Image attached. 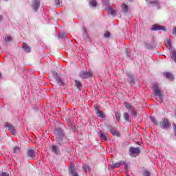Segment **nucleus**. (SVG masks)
Returning a JSON list of instances; mask_svg holds the SVG:
<instances>
[{
  "label": "nucleus",
  "mask_w": 176,
  "mask_h": 176,
  "mask_svg": "<svg viewBox=\"0 0 176 176\" xmlns=\"http://www.w3.org/2000/svg\"><path fill=\"white\" fill-rule=\"evenodd\" d=\"M131 116H133L134 118H135L137 116V110H135V109L133 107L131 110Z\"/></svg>",
  "instance_id": "obj_32"
},
{
  "label": "nucleus",
  "mask_w": 176,
  "mask_h": 176,
  "mask_svg": "<svg viewBox=\"0 0 176 176\" xmlns=\"http://www.w3.org/2000/svg\"><path fill=\"white\" fill-rule=\"evenodd\" d=\"M55 133L57 135L56 141L57 142H58L59 145H63V144L67 142V138L65 137L64 131H63V129H61V128L56 127L55 129Z\"/></svg>",
  "instance_id": "obj_1"
},
{
  "label": "nucleus",
  "mask_w": 176,
  "mask_h": 176,
  "mask_svg": "<svg viewBox=\"0 0 176 176\" xmlns=\"http://www.w3.org/2000/svg\"><path fill=\"white\" fill-rule=\"evenodd\" d=\"M68 34H67V33L62 32L60 33H59L58 38H59V39H65V38H67Z\"/></svg>",
  "instance_id": "obj_22"
},
{
  "label": "nucleus",
  "mask_w": 176,
  "mask_h": 176,
  "mask_svg": "<svg viewBox=\"0 0 176 176\" xmlns=\"http://www.w3.org/2000/svg\"><path fill=\"white\" fill-rule=\"evenodd\" d=\"M124 104L125 108H126V109H129V111L132 110L134 108V107H133V105H131V104H130L127 102H124Z\"/></svg>",
  "instance_id": "obj_24"
},
{
  "label": "nucleus",
  "mask_w": 176,
  "mask_h": 176,
  "mask_svg": "<svg viewBox=\"0 0 176 176\" xmlns=\"http://www.w3.org/2000/svg\"><path fill=\"white\" fill-rule=\"evenodd\" d=\"M151 30L152 31H166V28L164 26L155 24L153 25Z\"/></svg>",
  "instance_id": "obj_12"
},
{
  "label": "nucleus",
  "mask_w": 176,
  "mask_h": 176,
  "mask_svg": "<svg viewBox=\"0 0 176 176\" xmlns=\"http://www.w3.org/2000/svg\"><path fill=\"white\" fill-rule=\"evenodd\" d=\"M71 129H72V131H74V133H75V131H76V126H75L74 124L71 125Z\"/></svg>",
  "instance_id": "obj_44"
},
{
  "label": "nucleus",
  "mask_w": 176,
  "mask_h": 176,
  "mask_svg": "<svg viewBox=\"0 0 176 176\" xmlns=\"http://www.w3.org/2000/svg\"><path fill=\"white\" fill-rule=\"evenodd\" d=\"M129 2H134V0H129Z\"/></svg>",
  "instance_id": "obj_51"
},
{
  "label": "nucleus",
  "mask_w": 176,
  "mask_h": 176,
  "mask_svg": "<svg viewBox=\"0 0 176 176\" xmlns=\"http://www.w3.org/2000/svg\"><path fill=\"white\" fill-rule=\"evenodd\" d=\"M125 54H126V56L128 58H130V54H129V49H127V48L126 49Z\"/></svg>",
  "instance_id": "obj_45"
},
{
  "label": "nucleus",
  "mask_w": 176,
  "mask_h": 176,
  "mask_svg": "<svg viewBox=\"0 0 176 176\" xmlns=\"http://www.w3.org/2000/svg\"><path fill=\"white\" fill-rule=\"evenodd\" d=\"M75 86L77 87L78 90H80L82 89V82L80 81L76 80L75 81Z\"/></svg>",
  "instance_id": "obj_26"
},
{
  "label": "nucleus",
  "mask_w": 176,
  "mask_h": 176,
  "mask_svg": "<svg viewBox=\"0 0 176 176\" xmlns=\"http://www.w3.org/2000/svg\"><path fill=\"white\" fill-rule=\"evenodd\" d=\"M3 17H2V15L0 16V21H1Z\"/></svg>",
  "instance_id": "obj_49"
},
{
  "label": "nucleus",
  "mask_w": 176,
  "mask_h": 176,
  "mask_svg": "<svg viewBox=\"0 0 176 176\" xmlns=\"http://www.w3.org/2000/svg\"><path fill=\"white\" fill-rule=\"evenodd\" d=\"M144 46L146 49H148V50L153 49V45L146 42L144 43Z\"/></svg>",
  "instance_id": "obj_30"
},
{
  "label": "nucleus",
  "mask_w": 176,
  "mask_h": 176,
  "mask_svg": "<svg viewBox=\"0 0 176 176\" xmlns=\"http://www.w3.org/2000/svg\"><path fill=\"white\" fill-rule=\"evenodd\" d=\"M27 155L28 157H31V159H35L36 156V151L32 148H28L27 151Z\"/></svg>",
  "instance_id": "obj_11"
},
{
  "label": "nucleus",
  "mask_w": 176,
  "mask_h": 176,
  "mask_svg": "<svg viewBox=\"0 0 176 176\" xmlns=\"http://www.w3.org/2000/svg\"><path fill=\"white\" fill-rule=\"evenodd\" d=\"M170 126H171V124H170L168 118H162V122H160V127L163 130H168Z\"/></svg>",
  "instance_id": "obj_4"
},
{
  "label": "nucleus",
  "mask_w": 176,
  "mask_h": 176,
  "mask_svg": "<svg viewBox=\"0 0 176 176\" xmlns=\"http://www.w3.org/2000/svg\"><path fill=\"white\" fill-rule=\"evenodd\" d=\"M52 152L53 153H55V155H60L61 153V151H60V148L56 145L52 146Z\"/></svg>",
  "instance_id": "obj_17"
},
{
  "label": "nucleus",
  "mask_w": 176,
  "mask_h": 176,
  "mask_svg": "<svg viewBox=\"0 0 176 176\" xmlns=\"http://www.w3.org/2000/svg\"><path fill=\"white\" fill-rule=\"evenodd\" d=\"M89 5L93 8H96V6H97V1L92 0L91 1L89 2Z\"/></svg>",
  "instance_id": "obj_34"
},
{
  "label": "nucleus",
  "mask_w": 176,
  "mask_h": 176,
  "mask_svg": "<svg viewBox=\"0 0 176 176\" xmlns=\"http://www.w3.org/2000/svg\"><path fill=\"white\" fill-rule=\"evenodd\" d=\"M126 176H130V175H129L128 173L126 174Z\"/></svg>",
  "instance_id": "obj_52"
},
{
  "label": "nucleus",
  "mask_w": 176,
  "mask_h": 176,
  "mask_svg": "<svg viewBox=\"0 0 176 176\" xmlns=\"http://www.w3.org/2000/svg\"><path fill=\"white\" fill-rule=\"evenodd\" d=\"M115 116H116V120H118V122H119L120 120V114L119 112H116L115 113Z\"/></svg>",
  "instance_id": "obj_38"
},
{
  "label": "nucleus",
  "mask_w": 176,
  "mask_h": 176,
  "mask_svg": "<svg viewBox=\"0 0 176 176\" xmlns=\"http://www.w3.org/2000/svg\"><path fill=\"white\" fill-rule=\"evenodd\" d=\"M124 119L126 122H129V123L131 122V118H130L129 113H124Z\"/></svg>",
  "instance_id": "obj_23"
},
{
  "label": "nucleus",
  "mask_w": 176,
  "mask_h": 176,
  "mask_svg": "<svg viewBox=\"0 0 176 176\" xmlns=\"http://www.w3.org/2000/svg\"><path fill=\"white\" fill-rule=\"evenodd\" d=\"M104 38H109L111 36V32H106L104 34Z\"/></svg>",
  "instance_id": "obj_40"
},
{
  "label": "nucleus",
  "mask_w": 176,
  "mask_h": 176,
  "mask_svg": "<svg viewBox=\"0 0 176 176\" xmlns=\"http://www.w3.org/2000/svg\"><path fill=\"white\" fill-rule=\"evenodd\" d=\"M4 127L6 129H8L9 131H10L11 134L12 135H16V129H14V126L12 125V124L9 122H6V124L4 125Z\"/></svg>",
  "instance_id": "obj_7"
},
{
  "label": "nucleus",
  "mask_w": 176,
  "mask_h": 176,
  "mask_svg": "<svg viewBox=\"0 0 176 176\" xmlns=\"http://www.w3.org/2000/svg\"><path fill=\"white\" fill-rule=\"evenodd\" d=\"M82 170L83 171H85V173H87V170H91L90 168V166L85 164L82 166Z\"/></svg>",
  "instance_id": "obj_33"
},
{
  "label": "nucleus",
  "mask_w": 176,
  "mask_h": 176,
  "mask_svg": "<svg viewBox=\"0 0 176 176\" xmlns=\"http://www.w3.org/2000/svg\"><path fill=\"white\" fill-rule=\"evenodd\" d=\"M140 153H141V150L140 149V147H129V156H131L132 157H135V156H137V155H140Z\"/></svg>",
  "instance_id": "obj_3"
},
{
  "label": "nucleus",
  "mask_w": 176,
  "mask_h": 176,
  "mask_svg": "<svg viewBox=\"0 0 176 176\" xmlns=\"http://www.w3.org/2000/svg\"><path fill=\"white\" fill-rule=\"evenodd\" d=\"M52 75L59 86H64V81H63V79H61V77H60L58 73L54 72Z\"/></svg>",
  "instance_id": "obj_5"
},
{
  "label": "nucleus",
  "mask_w": 176,
  "mask_h": 176,
  "mask_svg": "<svg viewBox=\"0 0 176 176\" xmlns=\"http://www.w3.org/2000/svg\"><path fill=\"white\" fill-rule=\"evenodd\" d=\"M159 1L157 0H152L149 1V4L153 6H159Z\"/></svg>",
  "instance_id": "obj_27"
},
{
  "label": "nucleus",
  "mask_w": 176,
  "mask_h": 176,
  "mask_svg": "<svg viewBox=\"0 0 176 176\" xmlns=\"http://www.w3.org/2000/svg\"><path fill=\"white\" fill-rule=\"evenodd\" d=\"M24 52H26V53H31V47L27 45V43H23V46L22 47Z\"/></svg>",
  "instance_id": "obj_20"
},
{
  "label": "nucleus",
  "mask_w": 176,
  "mask_h": 176,
  "mask_svg": "<svg viewBox=\"0 0 176 176\" xmlns=\"http://www.w3.org/2000/svg\"><path fill=\"white\" fill-rule=\"evenodd\" d=\"M143 176H151V172H149L148 170H144L142 171Z\"/></svg>",
  "instance_id": "obj_35"
},
{
  "label": "nucleus",
  "mask_w": 176,
  "mask_h": 176,
  "mask_svg": "<svg viewBox=\"0 0 176 176\" xmlns=\"http://www.w3.org/2000/svg\"><path fill=\"white\" fill-rule=\"evenodd\" d=\"M123 164H126V161H120L119 162L112 164L111 168H119Z\"/></svg>",
  "instance_id": "obj_15"
},
{
  "label": "nucleus",
  "mask_w": 176,
  "mask_h": 176,
  "mask_svg": "<svg viewBox=\"0 0 176 176\" xmlns=\"http://www.w3.org/2000/svg\"><path fill=\"white\" fill-rule=\"evenodd\" d=\"M122 165H124V170H127V168H129V165H127V164L125 162V164H123Z\"/></svg>",
  "instance_id": "obj_46"
},
{
  "label": "nucleus",
  "mask_w": 176,
  "mask_h": 176,
  "mask_svg": "<svg viewBox=\"0 0 176 176\" xmlns=\"http://www.w3.org/2000/svg\"><path fill=\"white\" fill-rule=\"evenodd\" d=\"M0 79H2V74L0 73Z\"/></svg>",
  "instance_id": "obj_50"
},
{
  "label": "nucleus",
  "mask_w": 176,
  "mask_h": 176,
  "mask_svg": "<svg viewBox=\"0 0 176 176\" xmlns=\"http://www.w3.org/2000/svg\"><path fill=\"white\" fill-rule=\"evenodd\" d=\"M79 76L82 79H87V78H91L93 76V72L82 71L80 72Z\"/></svg>",
  "instance_id": "obj_6"
},
{
  "label": "nucleus",
  "mask_w": 176,
  "mask_h": 176,
  "mask_svg": "<svg viewBox=\"0 0 176 176\" xmlns=\"http://www.w3.org/2000/svg\"><path fill=\"white\" fill-rule=\"evenodd\" d=\"M102 5H104V6H109V0H102Z\"/></svg>",
  "instance_id": "obj_36"
},
{
  "label": "nucleus",
  "mask_w": 176,
  "mask_h": 176,
  "mask_svg": "<svg viewBox=\"0 0 176 176\" xmlns=\"http://www.w3.org/2000/svg\"><path fill=\"white\" fill-rule=\"evenodd\" d=\"M173 131H174L175 137L176 138V124H173Z\"/></svg>",
  "instance_id": "obj_43"
},
{
  "label": "nucleus",
  "mask_w": 176,
  "mask_h": 176,
  "mask_svg": "<svg viewBox=\"0 0 176 176\" xmlns=\"http://www.w3.org/2000/svg\"><path fill=\"white\" fill-rule=\"evenodd\" d=\"M121 8L122 9L123 13H124L125 14H126V13H129V6L126 5L125 3H122Z\"/></svg>",
  "instance_id": "obj_21"
},
{
  "label": "nucleus",
  "mask_w": 176,
  "mask_h": 176,
  "mask_svg": "<svg viewBox=\"0 0 176 176\" xmlns=\"http://www.w3.org/2000/svg\"><path fill=\"white\" fill-rule=\"evenodd\" d=\"M0 176H10L7 172H3L0 174Z\"/></svg>",
  "instance_id": "obj_42"
},
{
  "label": "nucleus",
  "mask_w": 176,
  "mask_h": 176,
  "mask_svg": "<svg viewBox=\"0 0 176 176\" xmlns=\"http://www.w3.org/2000/svg\"><path fill=\"white\" fill-rule=\"evenodd\" d=\"M95 112L99 118H101V119H105L107 118L105 114H104V113H102V111L100 110L98 107H95Z\"/></svg>",
  "instance_id": "obj_13"
},
{
  "label": "nucleus",
  "mask_w": 176,
  "mask_h": 176,
  "mask_svg": "<svg viewBox=\"0 0 176 176\" xmlns=\"http://www.w3.org/2000/svg\"><path fill=\"white\" fill-rule=\"evenodd\" d=\"M165 45L167 47V49H171V41L170 40H166L165 41Z\"/></svg>",
  "instance_id": "obj_31"
},
{
  "label": "nucleus",
  "mask_w": 176,
  "mask_h": 176,
  "mask_svg": "<svg viewBox=\"0 0 176 176\" xmlns=\"http://www.w3.org/2000/svg\"><path fill=\"white\" fill-rule=\"evenodd\" d=\"M150 120L151 122H152V123H153L155 126H159V122L157 121V120L155 119V117L150 116Z\"/></svg>",
  "instance_id": "obj_25"
},
{
  "label": "nucleus",
  "mask_w": 176,
  "mask_h": 176,
  "mask_svg": "<svg viewBox=\"0 0 176 176\" xmlns=\"http://www.w3.org/2000/svg\"><path fill=\"white\" fill-rule=\"evenodd\" d=\"M69 173L72 176H79V175H78V172H76V169L75 168V165L74 164H72V166H69Z\"/></svg>",
  "instance_id": "obj_14"
},
{
  "label": "nucleus",
  "mask_w": 176,
  "mask_h": 176,
  "mask_svg": "<svg viewBox=\"0 0 176 176\" xmlns=\"http://www.w3.org/2000/svg\"><path fill=\"white\" fill-rule=\"evenodd\" d=\"M152 89L154 91L155 96L159 97L160 100H161V101H163V94H162V91H160V89H159V85L154 84L152 87Z\"/></svg>",
  "instance_id": "obj_2"
},
{
  "label": "nucleus",
  "mask_w": 176,
  "mask_h": 176,
  "mask_svg": "<svg viewBox=\"0 0 176 176\" xmlns=\"http://www.w3.org/2000/svg\"><path fill=\"white\" fill-rule=\"evenodd\" d=\"M83 38H85V39H87V38H89V34H87V30H86V28H84Z\"/></svg>",
  "instance_id": "obj_37"
},
{
  "label": "nucleus",
  "mask_w": 176,
  "mask_h": 176,
  "mask_svg": "<svg viewBox=\"0 0 176 176\" xmlns=\"http://www.w3.org/2000/svg\"><path fill=\"white\" fill-rule=\"evenodd\" d=\"M39 6H41V1L33 0L32 8L33 10H34V12H38V9H39Z\"/></svg>",
  "instance_id": "obj_10"
},
{
  "label": "nucleus",
  "mask_w": 176,
  "mask_h": 176,
  "mask_svg": "<svg viewBox=\"0 0 176 176\" xmlns=\"http://www.w3.org/2000/svg\"><path fill=\"white\" fill-rule=\"evenodd\" d=\"M109 130L113 135H116V137H120V134L116 132V131H115V129H113L112 126H109Z\"/></svg>",
  "instance_id": "obj_19"
},
{
  "label": "nucleus",
  "mask_w": 176,
  "mask_h": 176,
  "mask_svg": "<svg viewBox=\"0 0 176 176\" xmlns=\"http://www.w3.org/2000/svg\"><path fill=\"white\" fill-rule=\"evenodd\" d=\"M19 151H20V148L19 146H16L14 148L13 153H17V152H19Z\"/></svg>",
  "instance_id": "obj_41"
},
{
  "label": "nucleus",
  "mask_w": 176,
  "mask_h": 176,
  "mask_svg": "<svg viewBox=\"0 0 176 176\" xmlns=\"http://www.w3.org/2000/svg\"><path fill=\"white\" fill-rule=\"evenodd\" d=\"M113 6V4H111L109 5V6L106 7V10L108 12V14H111V16H113V17H115V16H116V11H115V10H113L112 8Z\"/></svg>",
  "instance_id": "obj_9"
},
{
  "label": "nucleus",
  "mask_w": 176,
  "mask_h": 176,
  "mask_svg": "<svg viewBox=\"0 0 176 176\" xmlns=\"http://www.w3.org/2000/svg\"><path fill=\"white\" fill-rule=\"evenodd\" d=\"M54 3L56 8H58L63 6V1L61 0H54Z\"/></svg>",
  "instance_id": "obj_29"
},
{
  "label": "nucleus",
  "mask_w": 176,
  "mask_h": 176,
  "mask_svg": "<svg viewBox=\"0 0 176 176\" xmlns=\"http://www.w3.org/2000/svg\"><path fill=\"white\" fill-rule=\"evenodd\" d=\"M163 75L165 78H166V79H168V80H170V82H173V80H174V76H173V74L167 72H164Z\"/></svg>",
  "instance_id": "obj_16"
},
{
  "label": "nucleus",
  "mask_w": 176,
  "mask_h": 176,
  "mask_svg": "<svg viewBox=\"0 0 176 176\" xmlns=\"http://www.w3.org/2000/svg\"><path fill=\"white\" fill-rule=\"evenodd\" d=\"M170 58L176 63V51L174 50L170 53Z\"/></svg>",
  "instance_id": "obj_28"
},
{
  "label": "nucleus",
  "mask_w": 176,
  "mask_h": 176,
  "mask_svg": "<svg viewBox=\"0 0 176 176\" xmlns=\"http://www.w3.org/2000/svg\"><path fill=\"white\" fill-rule=\"evenodd\" d=\"M173 35H176V27H175V28L173 29Z\"/></svg>",
  "instance_id": "obj_47"
},
{
  "label": "nucleus",
  "mask_w": 176,
  "mask_h": 176,
  "mask_svg": "<svg viewBox=\"0 0 176 176\" xmlns=\"http://www.w3.org/2000/svg\"><path fill=\"white\" fill-rule=\"evenodd\" d=\"M127 76L129 78V83L134 85L135 83V78L131 75V74L128 73Z\"/></svg>",
  "instance_id": "obj_18"
},
{
  "label": "nucleus",
  "mask_w": 176,
  "mask_h": 176,
  "mask_svg": "<svg viewBox=\"0 0 176 176\" xmlns=\"http://www.w3.org/2000/svg\"><path fill=\"white\" fill-rule=\"evenodd\" d=\"M99 137L102 142H104V141H108L109 140V136L108 135V133H104L102 131H99Z\"/></svg>",
  "instance_id": "obj_8"
},
{
  "label": "nucleus",
  "mask_w": 176,
  "mask_h": 176,
  "mask_svg": "<svg viewBox=\"0 0 176 176\" xmlns=\"http://www.w3.org/2000/svg\"><path fill=\"white\" fill-rule=\"evenodd\" d=\"M136 144H137V145H141V144H142V142H136Z\"/></svg>",
  "instance_id": "obj_48"
},
{
  "label": "nucleus",
  "mask_w": 176,
  "mask_h": 176,
  "mask_svg": "<svg viewBox=\"0 0 176 176\" xmlns=\"http://www.w3.org/2000/svg\"><path fill=\"white\" fill-rule=\"evenodd\" d=\"M12 38L10 36H5V42H11Z\"/></svg>",
  "instance_id": "obj_39"
}]
</instances>
